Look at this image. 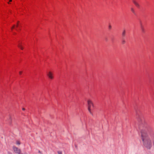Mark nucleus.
I'll return each mask as SVG.
<instances>
[{"instance_id": "nucleus-9", "label": "nucleus", "mask_w": 154, "mask_h": 154, "mask_svg": "<svg viewBox=\"0 0 154 154\" xmlns=\"http://www.w3.org/2000/svg\"><path fill=\"white\" fill-rule=\"evenodd\" d=\"M16 144L17 145H20V141L17 140L16 141Z\"/></svg>"}, {"instance_id": "nucleus-14", "label": "nucleus", "mask_w": 154, "mask_h": 154, "mask_svg": "<svg viewBox=\"0 0 154 154\" xmlns=\"http://www.w3.org/2000/svg\"><path fill=\"white\" fill-rule=\"evenodd\" d=\"M22 73V71H20L19 72V74H20L21 75Z\"/></svg>"}, {"instance_id": "nucleus-16", "label": "nucleus", "mask_w": 154, "mask_h": 154, "mask_svg": "<svg viewBox=\"0 0 154 154\" xmlns=\"http://www.w3.org/2000/svg\"><path fill=\"white\" fill-rule=\"evenodd\" d=\"M18 26V23H17V24L16 27H17Z\"/></svg>"}, {"instance_id": "nucleus-10", "label": "nucleus", "mask_w": 154, "mask_h": 154, "mask_svg": "<svg viewBox=\"0 0 154 154\" xmlns=\"http://www.w3.org/2000/svg\"><path fill=\"white\" fill-rule=\"evenodd\" d=\"M131 12L134 14H135V11H134V8H131Z\"/></svg>"}, {"instance_id": "nucleus-11", "label": "nucleus", "mask_w": 154, "mask_h": 154, "mask_svg": "<svg viewBox=\"0 0 154 154\" xmlns=\"http://www.w3.org/2000/svg\"><path fill=\"white\" fill-rule=\"evenodd\" d=\"M125 40H123L122 41V44H124L125 43Z\"/></svg>"}, {"instance_id": "nucleus-2", "label": "nucleus", "mask_w": 154, "mask_h": 154, "mask_svg": "<svg viewBox=\"0 0 154 154\" xmlns=\"http://www.w3.org/2000/svg\"><path fill=\"white\" fill-rule=\"evenodd\" d=\"M12 148L13 151L15 153L17 154H23L21 152V149L15 146H13Z\"/></svg>"}, {"instance_id": "nucleus-8", "label": "nucleus", "mask_w": 154, "mask_h": 154, "mask_svg": "<svg viewBox=\"0 0 154 154\" xmlns=\"http://www.w3.org/2000/svg\"><path fill=\"white\" fill-rule=\"evenodd\" d=\"M126 31L125 30H124L122 32V35L123 37H125V35Z\"/></svg>"}, {"instance_id": "nucleus-17", "label": "nucleus", "mask_w": 154, "mask_h": 154, "mask_svg": "<svg viewBox=\"0 0 154 154\" xmlns=\"http://www.w3.org/2000/svg\"><path fill=\"white\" fill-rule=\"evenodd\" d=\"M12 0H10L9 2H12Z\"/></svg>"}, {"instance_id": "nucleus-3", "label": "nucleus", "mask_w": 154, "mask_h": 154, "mask_svg": "<svg viewBox=\"0 0 154 154\" xmlns=\"http://www.w3.org/2000/svg\"><path fill=\"white\" fill-rule=\"evenodd\" d=\"M88 110L91 114L93 115L91 111V106H93V104L92 101L90 100H88Z\"/></svg>"}, {"instance_id": "nucleus-4", "label": "nucleus", "mask_w": 154, "mask_h": 154, "mask_svg": "<svg viewBox=\"0 0 154 154\" xmlns=\"http://www.w3.org/2000/svg\"><path fill=\"white\" fill-rule=\"evenodd\" d=\"M47 75L49 79H53L54 78L53 73L51 71H49L47 73Z\"/></svg>"}, {"instance_id": "nucleus-5", "label": "nucleus", "mask_w": 154, "mask_h": 154, "mask_svg": "<svg viewBox=\"0 0 154 154\" xmlns=\"http://www.w3.org/2000/svg\"><path fill=\"white\" fill-rule=\"evenodd\" d=\"M133 2L134 3V4L137 6V7H140V5L135 0H133Z\"/></svg>"}, {"instance_id": "nucleus-15", "label": "nucleus", "mask_w": 154, "mask_h": 154, "mask_svg": "<svg viewBox=\"0 0 154 154\" xmlns=\"http://www.w3.org/2000/svg\"><path fill=\"white\" fill-rule=\"evenodd\" d=\"M22 110H25V108H22Z\"/></svg>"}, {"instance_id": "nucleus-18", "label": "nucleus", "mask_w": 154, "mask_h": 154, "mask_svg": "<svg viewBox=\"0 0 154 154\" xmlns=\"http://www.w3.org/2000/svg\"><path fill=\"white\" fill-rule=\"evenodd\" d=\"M38 152H39V153H41V152L40 151H38Z\"/></svg>"}, {"instance_id": "nucleus-6", "label": "nucleus", "mask_w": 154, "mask_h": 154, "mask_svg": "<svg viewBox=\"0 0 154 154\" xmlns=\"http://www.w3.org/2000/svg\"><path fill=\"white\" fill-rule=\"evenodd\" d=\"M18 47L22 50H23V48L22 46L21 43H18Z\"/></svg>"}, {"instance_id": "nucleus-12", "label": "nucleus", "mask_w": 154, "mask_h": 154, "mask_svg": "<svg viewBox=\"0 0 154 154\" xmlns=\"http://www.w3.org/2000/svg\"><path fill=\"white\" fill-rule=\"evenodd\" d=\"M112 28V26L111 25H109V29H111Z\"/></svg>"}, {"instance_id": "nucleus-19", "label": "nucleus", "mask_w": 154, "mask_h": 154, "mask_svg": "<svg viewBox=\"0 0 154 154\" xmlns=\"http://www.w3.org/2000/svg\"><path fill=\"white\" fill-rule=\"evenodd\" d=\"M59 153V154H61V153Z\"/></svg>"}, {"instance_id": "nucleus-13", "label": "nucleus", "mask_w": 154, "mask_h": 154, "mask_svg": "<svg viewBox=\"0 0 154 154\" xmlns=\"http://www.w3.org/2000/svg\"><path fill=\"white\" fill-rule=\"evenodd\" d=\"M14 26H15V25H14L13 26V27L11 28V29H12H12H13L14 28Z\"/></svg>"}, {"instance_id": "nucleus-1", "label": "nucleus", "mask_w": 154, "mask_h": 154, "mask_svg": "<svg viewBox=\"0 0 154 154\" xmlns=\"http://www.w3.org/2000/svg\"><path fill=\"white\" fill-rule=\"evenodd\" d=\"M140 132L143 146L147 149L150 150L152 147V142L149 137V130L146 128H143L141 130Z\"/></svg>"}, {"instance_id": "nucleus-7", "label": "nucleus", "mask_w": 154, "mask_h": 154, "mask_svg": "<svg viewBox=\"0 0 154 154\" xmlns=\"http://www.w3.org/2000/svg\"><path fill=\"white\" fill-rule=\"evenodd\" d=\"M141 29L142 32H144L145 31L144 29L143 26L142 25H141Z\"/></svg>"}]
</instances>
